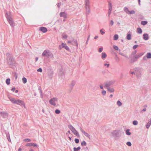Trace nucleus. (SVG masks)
<instances>
[{
    "label": "nucleus",
    "mask_w": 151,
    "mask_h": 151,
    "mask_svg": "<svg viewBox=\"0 0 151 151\" xmlns=\"http://www.w3.org/2000/svg\"><path fill=\"white\" fill-rule=\"evenodd\" d=\"M108 2L109 3V10H108V16H109L111 14V11L112 10V4L111 3V1L109 0L108 1Z\"/></svg>",
    "instance_id": "obj_8"
},
{
    "label": "nucleus",
    "mask_w": 151,
    "mask_h": 151,
    "mask_svg": "<svg viewBox=\"0 0 151 151\" xmlns=\"http://www.w3.org/2000/svg\"><path fill=\"white\" fill-rule=\"evenodd\" d=\"M6 56L7 57L6 60L8 65L9 67L13 68V66H15L16 65V61L13 55L12 54L8 53H7Z\"/></svg>",
    "instance_id": "obj_1"
},
{
    "label": "nucleus",
    "mask_w": 151,
    "mask_h": 151,
    "mask_svg": "<svg viewBox=\"0 0 151 151\" xmlns=\"http://www.w3.org/2000/svg\"><path fill=\"white\" fill-rule=\"evenodd\" d=\"M59 74L60 76H62L64 74V71L63 69H62L60 70Z\"/></svg>",
    "instance_id": "obj_26"
},
{
    "label": "nucleus",
    "mask_w": 151,
    "mask_h": 151,
    "mask_svg": "<svg viewBox=\"0 0 151 151\" xmlns=\"http://www.w3.org/2000/svg\"><path fill=\"white\" fill-rule=\"evenodd\" d=\"M117 104L119 106H120L122 105V103L119 100L117 101Z\"/></svg>",
    "instance_id": "obj_40"
},
{
    "label": "nucleus",
    "mask_w": 151,
    "mask_h": 151,
    "mask_svg": "<svg viewBox=\"0 0 151 151\" xmlns=\"http://www.w3.org/2000/svg\"><path fill=\"white\" fill-rule=\"evenodd\" d=\"M107 89L108 91L110 93L113 92L114 91V90L113 88L109 87L107 88Z\"/></svg>",
    "instance_id": "obj_24"
},
{
    "label": "nucleus",
    "mask_w": 151,
    "mask_h": 151,
    "mask_svg": "<svg viewBox=\"0 0 151 151\" xmlns=\"http://www.w3.org/2000/svg\"><path fill=\"white\" fill-rule=\"evenodd\" d=\"M6 137H7V139L8 140V141L9 142H10L11 141V139L10 138V137L9 134H6Z\"/></svg>",
    "instance_id": "obj_42"
},
{
    "label": "nucleus",
    "mask_w": 151,
    "mask_h": 151,
    "mask_svg": "<svg viewBox=\"0 0 151 151\" xmlns=\"http://www.w3.org/2000/svg\"><path fill=\"white\" fill-rule=\"evenodd\" d=\"M40 95L41 97L42 98H43V95H42V91H40Z\"/></svg>",
    "instance_id": "obj_60"
},
{
    "label": "nucleus",
    "mask_w": 151,
    "mask_h": 151,
    "mask_svg": "<svg viewBox=\"0 0 151 151\" xmlns=\"http://www.w3.org/2000/svg\"><path fill=\"white\" fill-rule=\"evenodd\" d=\"M147 58L150 59L151 58V53L150 52L147 53L146 55Z\"/></svg>",
    "instance_id": "obj_27"
},
{
    "label": "nucleus",
    "mask_w": 151,
    "mask_h": 151,
    "mask_svg": "<svg viewBox=\"0 0 151 151\" xmlns=\"http://www.w3.org/2000/svg\"><path fill=\"white\" fill-rule=\"evenodd\" d=\"M1 115L3 118H5L8 116V114L7 112L6 111H3L2 113H1Z\"/></svg>",
    "instance_id": "obj_16"
},
{
    "label": "nucleus",
    "mask_w": 151,
    "mask_h": 151,
    "mask_svg": "<svg viewBox=\"0 0 151 151\" xmlns=\"http://www.w3.org/2000/svg\"><path fill=\"white\" fill-rule=\"evenodd\" d=\"M119 54L121 55L126 57V56L122 52H119Z\"/></svg>",
    "instance_id": "obj_57"
},
{
    "label": "nucleus",
    "mask_w": 151,
    "mask_h": 151,
    "mask_svg": "<svg viewBox=\"0 0 151 151\" xmlns=\"http://www.w3.org/2000/svg\"><path fill=\"white\" fill-rule=\"evenodd\" d=\"M147 58L146 56H144L143 57V59L144 60H147Z\"/></svg>",
    "instance_id": "obj_59"
},
{
    "label": "nucleus",
    "mask_w": 151,
    "mask_h": 151,
    "mask_svg": "<svg viewBox=\"0 0 151 151\" xmlns=\"http://www.w3.org/2000/svg\"><path fill=\"white\" fill-rule=\"evenodd\" d=\"M49 78L50 79H51L52 78V74H50V75L49 74Z\"/></svg>",
    "instance_id": "obj_63"
},
{
    "label": "nucleus",
    "mask_w": 151,
    "mask_h": 151,
    "mask_svg": "<svg viewBox=\"0 0 151 151\" xmlns=\"http://www.w3.org/2000/svg\"><path fill=\"white\" fill-rule=\"evenodd\" d=\"M102 94L103 95H105L106 94V92L105 90H103L101 92Z\"/></svg>",
    "instance_id": "obj_46"
},
{
    "label": "nucleus",
    "mask_w": 151,
    "mask_h": 151,
    "mask_svg": "<svg viewBox=\"0 0 151 151\" xmlns=\"http://www.w3.org/2000/svg\"><path fill=\"white\" fill-rule=\"evenodd\" d=\"M67 14L65 12H61L60 13V16L61 17H63L65 19L67 18Z\"/></svg>",
    "instance_id": "obj_11"
},
{
    "label": "nucleus",
    "mask_w": 151,
    "mask_h": 151,
    "mask_svg": "<svg viewBox=\"0 0 151 151\" xmlns=\"http://www.w3.org/2000/svg\"><path fill=\"white\" fill-rule=\"evenodd\" d=\"M143 39L145 40H147L149 39L148 35L147 33H145L143 35Z\"/></svg>",
    "instance_id": "obj_15"
},
{
    "label": "nucleus",
    "mask_w": 151,
    "mask_h": 151,
    "mask_svg": "<svg viewBox=\"0 0 151 151\" xmlns=\"http://www.w3.org/2000/svg\"><path fill=\"white\" fill-rule=\"evenodd\" d=\"M133 124L134 125H137L138 124V122L137 120H134L133 121Z\"/></svg>",
    "instance_id": "obj_41"
},
{
    "label": "nucleus",
    "mask_w": 151,
    "mask_h": 151,
    "mask_svg": "<svg viewBox=\"0 0 151 151\" xmlns=\"http://www.w3.org/2000/svg\"><path fill=\"white\" fill-rule=\"evenodd\" d=\"M39 30L43 33H45L47 31V29L46 27H40L39 28Z\"/></svg>",
    "instance_id": "obj_13"
},
{
    "label": "nucleus",
    "mask_w": 151,
    "mask_h": 151,
    "mask_svg": "<svg viewBox=\"0 0 151 151\" xmlns=\"http://www.w3.org/2000/svg\"><path fill=\"white\" fill-rule=\"evenodd\" d=\"M100 88L101 89H103V87L101 85H100Z\"/></svg>",
    "instance_id": "obj_64"
},
{
    "label": "nucleus",
    "mask_w": 151,
    "mask_h": 151,
    "mask_svg": "<svg viewBox=\"0 0 151 151\" xmlns=\"http://www.w3.org/2000/svg\"><path fill=\"white\" fill-rule=\"evenodd\" d=\"M119 38V36L117 34H115L114 35L113 38V39L114 40H117Z\"/></svg>",
    "instance_id": "obj_28"
},
{
    "label": "nucleus",
    "mask_w": 151,
    "mask_h": 151,
    "mask_svg": "<svg viewBox=\"0 0 151 151\" xmlns=\"http://www.w3.org/2000/svg\"><path fill=\"white\" fill-rule=\"evenodd\" d=\"M72 132L73 134L77 137H79L80 136L78 133V132L76 131L75 129H74L73 132Z\"/></svg>",
    "instance_id": "obj_19"
},
{
    "label": "nucleus",
    "mask_w": 151,
    "mask_h": 151,
    "mask_svg": "<svg viewBox=\"0 0 151 151\" xmlns=\"http://www.w3.org/2000/svg\"><path fill=\"white\" fill-rule=\"evenodd\" d=\"M81 145L82 146H85L86 145V143L85 141H83L81 142Z\"/></svg>",
    "instance_id": "obj_38"
},
{
    "label": "nucleus",
    "mask_w": 151,
    "mask_h": 151,
    "mask_svg": "<svg viewBox=\"0 0 151 151\" xmlns=\"http://www.w3.org/2000/svg\"><path fill=\"white\" fill-rule=\"evenodd\" d=\"M85 6V9L86 11V16L87 15L89 14L90 13V6Z\"/></svg>",
    "instance_id": "obj_18"
},
{
    "label": "nucleus",
    "mask_w": 151,
    "mask_h": 151,
    "mask_svg": "<svg viewBox=\"0 0 151 151\" xmlns=\"http://www.w3.org/2000/svg\"><path fill=\"white\" fill-rule=\"evenodd\" d=\"M144 54V53L143 52H140L137 54L134 55L136 56L137 59H138L139 58L142 56Z\"/></svg>",
    "instance_id": "obj_14"
},
{
    "label": "nucleus",
    "mask_w": 151,
    "mask_h": 151,
    "mask_svg": "<svg viewBox=\"0 0 151 151\" xmlns=\"http://www.w3.org/2000/svg\"><path fill=\"white\" fill-rule=\"evenodd\" d=\"M137 52V51L136 50H134V51L132 52V55H136V53Z\"/></svg>",
    "instance_id": "obj_50"
},
{
    "label": "nucleus",
    "mask_w": 151,
    "mask_h": 151,
    "mask_svg": "<svg viewBox=\"0 0 151 151\" xmlns=\"http://www.w3.org/2000/svg\"><path fill=\"white\" fill-rule=\"evenodd\" d=\"M59 49L60 50H61V49L63 48V45H62V44L61 45H60L58 47Z\"/></svg>",
    "instance_id": "obj_47"
},
{
    "label": "nucleus",
    "mask_w": 151,
    "mask_h": 151,
    "mask_svg": "<svg viewBox=\"0 0 151 151\" xmlns=\"http://www.w3.org/2000/svg\"><path fill=\"white\" fill-rule=\"evenodd\" d=\"M73 42H74V43H75V44H76V45L77 46H78V43L77 42V40H74L73 41Z\"/></svg>",
    "instance_id": "obj_48"
},
{
    "label": "nucleus",
    "mask_w": 151,
    "mask_h": 151,
    "mask_svg": "<svg viewBox=\"0 0 151 151\" xmlns=\"http://www.w3.org/2000/svg\"><path fill=\"white\" fill-rule=\"evenodd\" d=\"M135 13V12L134 10H131V11H129V12L128 13V14H134Z\"/></svg>",
    "instance_id": "obj_37"
},
{
    "label": "nucleus",
    "mask_w": 151,
    "mask_h": 151,
    "mask_svg": "<svg viewBox=\"0 0 151 151\" xmlns=\"http://www.w3.org/2000/svg\"><path fill=\"white\" fill-rule=\"evenodd\" d=\"M107 56L106 54L104 52H103L101 54V58L104 60L105 59Z\"/></svg>",
    "instance_id": "obj_20"
},
{
    "label": "nucleus",
    "mask_w": 151,
    "mask_h": 151,
    "mask_svg": "<svg viewBox=\"0 0 151 151\" xmlns=\"http://www.w3.org/2000/svg\"><path fill=\"white\" fill-rule=\"evenodd\" d=\"M42 56L43 57H46L48 58L52 59L54 58L53 54L48 50H45L42 53Z\"/></svg>",
    "instance_id": "obj_3"
},
{
    "label": "nucleus",
    "mask_w": 151,
    "mask_h": 151,
    "mask_svg": "<svg viewBox=\"0 0 151 151\" xmlns=\"http://www.w3.org/2000/svg\"><path fill=\"white\" fill-rule=\"evenodd\" d=\"M25 146L27 147L33 146L35 147H37L38 146V145L37 144L35 143H27L26 145Z\"/></svg>",
    "instance_id": "obj_9"
},
{
    "label": "nucleus",
    "mask_w": 151,
    "mask_h": 151,
    "mask_svg": "<svg viewBox=\"0 0 151 151\" xmlns=\"http://www.w3.org/2000/svg\"><path fill=\"white\" fill-rule=\"evenodd\" d=\"M58 99L57 98L55 97L51 99L49 101L50 104L53 106H55L56 104L55 102V101H57Z\"/></svg>",
    "instance_id": "obj_7"
},
{
    "label": "nucleus",
    "mask_w": 151,
    "mask_h": 151,
    "mask_svg": "<svg viewBox=\"0 0 151 151\" xmlns=\"http://www.w3.org/2000/svg\"><path fill=\"white\" fill-rule=\"evenodd\" d=\"M10 100L11 102L14 104H17L18 105H19L22 106H24L25 108V104L24 102L22 100L19 99H16L14 98H10L9 99Z\"/></svg>",
    "instance_id": "obj_2"
},
{
    "label": "nucleus",
    "mask_w": 151,
    "mask_h": 151,
    "mask_svg": "<svg viewBox=\"0 0 151 151\" xmlns=\"http://www.w3.org/2000/svg\"><path fill=\"white\" fill-rule=\"evenodd\" d=\"M124 11L127 14H128L129 12V10L128 8L127 7H125L124 8Z\"/></svg>",
    "instance_id": "obj_35"
},
{
    "label": "nucleus",
    "mask_w": 151,
    "mask_h": 151,
    "mask_svg": "<svg viewBox=\"0 0 151 151\" xmlns=\"http://www.w3.org/2000/svg\"><path fill=\"white\" fill-rule=\"evenodd\" d=\"M24 141L27 142H30L31 141V139L28 138H26L24 139Z\"/></svg>",
    "instance_id": "obj_51"
},
{
    "label": "nucleus",
    "mask_w": 151,
    "mask_h": 151,
    "mask_svg": "<svg viewBox=\"0 0 151 151\" xmlns=\"http://www.w3.org/2000/svg\"><path fill=\"white\" fill-rule=\"evenodd\" d=\"M68 127L72 132L75 129L71 124L68 125Z\"/></svg>",
    "instance_id": "obj_23"
},
{
    "label": "nucleus",
    "mask_w": 151,
    "mask_h": 151,
    "mask_svg": "<svg viewBox=\"0 0 151 151\" xmlns=\"http://www.w3.org/2000/svg\"><path fill=\"white\" fill-rule=\"evenodd\" d=\"M10 79L9 78H7L6 80V83L7 85H9L10 84Z\"/></svg>",
    "instance_id": "obj_32"
},
{
    "label": "nucleus",
    "mask_w": 151,
    "mask_h": 151,
    "mask_svg": "<svg viewBox=\"0 0 151 151\" xmlns=\"http://www.w3.org/2000/svg\"><path fill=\"white\" fill-rule=\"evenodd\" d=\"M110 24L111 26L113 25L114 24V22L113 20H111L110 22Z\"/></svg>",
    "instance_id": "obj_58"
},
{
    "label": "nucleus",
    "mask_w": 151,
    "mask_h": 151,
    "mask_svg": "<svg viewBox=\"0 0 151 151\" xmlns=\"http://www.w3.org/2000/svg\"><path fill=\"white\" fill-rule=\"evenodd\" d=\"M151 124V119H150V121H149L147 124L146 125V127L147 129L149 128Z\"/></svg>",
    "instance_id": "obj_21"
},
{
    "label": "nucleus",
    "mask_w": 151,
    "mask_h": 151,
    "mask_svg": "<svg viewBox=\"0 0 151 151\" xmlns=\"http://www.w3.org/2000/svg\"><path fill=\"white\" fill-rule=\"evenodd\" d=\"M104 65L105 66H107V68L109 67V64H107V63H105V64H104Z\"/></svg>",
    "instance_id": "obj_61"
},
{
    "label": "nucleus",
    "mask_w": 151,
    "mask_h": 151,
    "mask_svg": "<svg viewBox=\"0 0 151 151\" xmlns=\"http://www.w3.org/2000/svg\"><path fill=\"white\" fill-rule=\"evenodd\" d=\"M62 45H63V48H65L66 50L68 51L69 50V48L67 45L66 43L62 42Z\"/></svg>",
    "instance_id": "obj_17"
},
{
    "label": "nucleus",
    "mask_w": 151,
    "mask_h": 151,
    "mask_svg": "<svg viewBox=\"0 0 151 151\" xmlns=\"http://www.w3.org/2000/svg\"><path fill=\"white\" fill-rule=\"evenodd\" d=\"M15 87L12 88L11 89V90L13 92H14L15 91Z\"/></svg>",
    "instance_id": "obj_62"
},
{
    "label": "nucleus",
    "mask_w": 151,
    "mask_h": 151,
    "mask_svg": "<svg viewBox=\"0 0 151 151\" xmlns=\"http://www.w3.org/2000/svg\"><path fill=\"white\" fill-rule=\"evenodd\" d=\"M113 48L115 50H119V52L121 51V50L120 49L119 50V47L115 45H114Z\"/></svg>",
    "instance_id": "obj_34"
},
{
    "label": "nucleus",
    "mask_w": 151,
    "mask_h": 151,
    "mask_svg": "<svg viewBox=\"0 0 151 151\" xmlns=\"http://www.w3.org/2000/svg\"><path fill=\"white\" fill-rule=\"evenodd\" d=\"M61 2L58 3L57 4V6L58 7V8H60V6L61 5Z\"/></svg>",
    "instance_id": "obj_56"
},
{
    "label": "nucleus",
    "mask_w": 151,
    "mask_h": 151,
    "mask_svg": "<svg viewBox=\"0 0 151 151\" xmlns=\"http://www.w3.org/2000/svg\"><path fill=\"white\" fill-rule=\"evenodd\" d=\"M137 32L138 33L141 34L142 33V29L140 27H138L137 29Z\"/></svg>",
    "instance_id": "obj_22"
},
{
    "label": "nucleus",
    "mask_w": 151,
    "mask_h": 151,
    "mask_svg": "<svg viewBox=\"0 0 151 151\" xmlns=\"http://www.w3.org/2000/svg\"><path fill=\"white\" fill-rule=\"evenodd\" d=\"M103 50V47H101L99 48L98 50V51L99 52H102Z\"/></svg>",
    "instance_id": "obj_43"
},
{
    "label": "nucleus",
    "mask_w": 151,
    "mask_h": 151,
    "mask_svg": "<svg viewBox=\"0 0 151 151\" xmlns=\"http://www.w3.org/2000/svg\"><path fill=\"white\" fill-rule=\"evenodd\" d=\"M14 76L15 78V79H16L17 78V74L16 73H14Z\"/></svg>",
    "instance_id": "obj_53"
},
{
    "label": "nucleus",
    "mask_w": 151,
    "mask_h": 151,
    "mask_svg": "<svg viewBox=\"0 0 151 151\" xmlns=\"http://www.w3.org/2000/svg\"><path fill=\"white\" fill-rule=\"evenodd\" d=\"M75 84L76 82L74 81H72L70 85V87L71 88V89H72L73 87L75 85Z\"/></svg>",
    "instance_id": "obj_29"
},
{
    "label": "nucleus",
    "mask_w": 151,
    "mask_h": 151,
    "mask_svg": "<svg viewBox=\"0 0 151 151\" xmlns=\"http://www.w3.org/2000/svg\"><path fill=\"white\" fill-rule=\"evenodd\" d=\"M75 141L76 143L78 144L79 143V139L77 138H75Z\"/></svg>",
    "instance_id": "obj_44"
},
{
    "label": "nucleus",
    "mask_w": 151,
    "mask_h": 151,
    "mask_svg": "<svg viewBox=\"0 0 151 151\" xmlns=\"http://www.w3.org/2000/svg\"><path fill=\"white\" fill-rule=\"evenodd\" d=\"M102 30H103V29H101L100 30V32L101 33V34L102 35H103L104 34H105V32H104V31H102Z\"/></svg>",
    "instance_id": "obj_52"
},
{
    "label": "nucleus",
    "mask_w": 151,
    "mask_h": 151,
    "mask_svg": "<svg viewBox=\"0 0 151 151\" xmlns=\"http://www.w3.org/2000/svg\"><path fill=\"white\" fill-rule=\"evenodd\" d=\"M138 46H139V45H134L133 47H132L133 49L134 50L136 49L138 47Z\"/></svg>",
    "instance_id": "obj_45"
},
{
    "label": "nucleus",
    "mask_w": 151,
    "mask_h": 151,
    "mask_svg": "<svg viewBox=\"0 0 151 151\" xmlns=\"http://www.w3.org/2000/svg\"><path fill=\"white\" fill-rule=\"evenodd\" d=\"M126 144L129 146H131L132 145V144L130 142H127Z\"/></svg>",
    "instance_id": "obj_49"
},
{
    "label": "nucleus",
    "mask_w": 151,
    "mask_h": 151,
    "mask_svg": "<svg viewBox=\"0 0 151 151\" xmlns=\"http://www.w3.org/2000/svg\"><path fill=\"white\" fill-rule=\"evenodd\" d=\"M126 38L128 40H130L131 39V32L130 31L127 33Z\"/></svg>",
    "instance_id": "obj_12"
},
{
    "label": "nucleus",
    "mask_w": 151,
    "mask_h": 151,
    "mask_svg": "<svg viewBox=\"0 0 151 151\" xmlns=\"http://www.w3.org/2000/svg\"><path fill=\"white\" fill-rule=\"evenodd\" d=\"M5 15L11 26L12 27H14L15 25L14 23L13 19L12 18L10 14H9L7 12H6L5 14Z\"/></svg>",
    "instance_id": "obj_4"
},
{
    "label": "nucleus",
    "mask_w": 151,
    "mask_h": 151,
    "mask_svg": "<svg viewBox=\"0 0 151 151\" xmlns=\"http://www.w3.org/2000/svg\"><path fill=\"white\" fill-rule=\"evenodd\" d=\"M148 22L147 21H142L141 22V24L143 25H145L147 24Z\"/></svg>",
    "instance_id": "obj_33"
},
{
    "label": "nucleus",
    "mask_w": 151,
    "mask_h": 151,
    "mask_svg": "<svg viewBox=\"0 0 151 151\" xmlns=\"http://www.w3.org/2000/svg\"><path fill=\"white\" fill-rule=\"evenodd\" d=\"M37 71L41 72L42 71V70L41 68H39L37 70Z\"/></svg>",
    "instance_id": "obj_54"
},
{
    "label": "nucleus",
    "mask_w": 151,
    "mask_h": 151,
    "mask_svg": "<svg viewBox=\"0 0 151 151\" xmlns=\"http://www.w3.org/2000/svg\"><path fill=\"white\" fill-rule=\"evenodd\" d=\"M111 136L114 137L115 139H117L121 136V133L120 132V131L114 130L111 133Z\"/></svg>",
    "instance_id": "obj_5"
},
{
    "label": "nucleus",
    "mask_w": 151,
    "mask_h": 151,
    "mask_svg": "<svg viewBox=\"0 0 151 151\" xmlns=\"http://www.w3.org/2000/svg\"><path fill=\"white\" fill-rule=\"evenodd\" d=\"M130 129H127L126 131V134L128 135H130L131 134V133L130 132Z\"/></svg>",
    "instance_id": "obj_31"
},
{
    "label": "nucleus",
    "mask_w": 151,
    "mask_h": 151,
    "mask_svg": "<svg viewBox=\"0 0 151 151\" xmlns=\"http://www.w3.org/2000/svg\"><path fill=\"white\" fill-rule=\"evenodd\" d=\"M81 149V147L80 146L78 147H74L73 148V151H78Z\"/></svg>",
    "instance_id": "obj_30"
},
{
    "label": "nucleus",
    "mask_w": 151,
    "mask_h": 151,
    "mask_svg": "<svg viewBox=\"0 0 151 151\" xmlns=\"http://www.w3.org/2000/svg\"><path fill=\"white\" fill-rule=\"evenodd\" d=\"M22 82L24 84L25 83L27 82V79L25 77H23L22 78Z\"/></svg>",
    "instance_id": "obj_36"
},
{
    "label": "nucleus",
    "mask_w": 151,
    "mask_h": 151,
    "mask_svg": "<svg viewBox=\"0 0 151 151\" xmlns=\"http://www.w3.org/2000/svg\"><path fill=\"white\" fill-rule=\"evenodd\" d=\"M85 6H89V0H85Z\"/></svg>",
    "instance_id": "obj_25"
},
{
    "label": "nucleus",
    "mask_w": 151,
    "mask_h": 151,
    "mask_svg": "<svg viewBox=\"0 0 151 151\" xmlns=\"http://www.w3.org/2000/svg\"><path fill=\"white\" fill-rule=\"evenodd\" d=\"M55 113L57 114H59L60 113V111L58 109H56L55 111Z\"/></svg>",
    "instance_id": "obj_39"
},
{
    "label": "nucleus",
    "mask_w": 151,
    "mask_h": 151,
    "mask_svg": "<svg viewBox=\"0 0 151 151\" xmlns=\"http://www.w3.org/2000/svg\"><path fill=\"white\" fill-rule=\"evenodd\" d=\"M137 59L136 56L134 55H133L131 58L130 63H133L136 62Z\"/></svg>",
    "instance_id": "obj_10"
},
{
    "label": "nucleus",
    "mask_w": 151,
    "mask_h": 151,
    "mask_svg": "<svg viewBox=\"0 0 151 151\" xmlns=\"http://www.w3.org/2000/svg\"><path fill=\"white\" fill-rule=\"evenodd\" d=\"M67 35L65 34L63 36V39H66L67 37Z\"/></svg>",
    "instance_id": "obj_55"
},
{
    "label": "nucleus",
    "mask_w": 151,
    "mask_h": 151,
    "mask_svg": "<svg viewBox=\"0 0 151 151\" xmlns=\"http://www.w3.org/2000/svg\"><path fill=\"white\" fill-rule=\"evenodd\" d=\"M114 83V82L113 81H107L104 83V85L105 88H109V87L112 85Z\"/></svg>",
    "instance_id": "obj_6"
}]
</instances>
